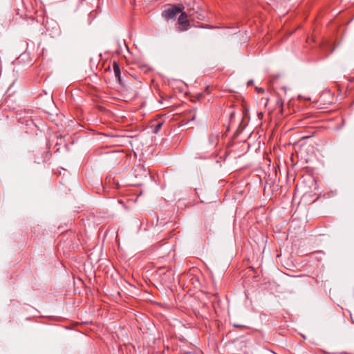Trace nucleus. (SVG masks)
Masks as SVG:
<instances>
[{"mask_svg": "<svg viewBox=\"0 0 354 354\" xmlns=\"http://www.w3.org/2000/svg\"><path fill=\"white\" fill-rule=\"evenodd\" d=\"M183 7L178 6H172L162 12V16L167 20L174 18L178 14L182 12Z\"/></svg>", "mask_w": 354, "mask_h": 354, "instance_id": "nucleus-1", "label": "nucleus"}, {"mask_svg": "<svg viewBox=\"0 0 354 354\" xmlns=\"http://www.w3.org/2000/svg\"><path fill=\"white\" fill-rule=\"evenodd\" d=\"M135 171L138 172V174L135 175V177L137 178L138 176H139V180L136 183H134V186H140L143 185L145 181L147 179L149 173L142 165H138L137 168L135 169Z\"/></svg>", "mask_w": 354, "mask_h": 354, "instance_id": "nucleus-2", "label": "nucleus"}, {"mask_svg": "<svg viewBox=\"0 0 354 354\" xmlns=\"http://www.w3.org/2000/svg\"><path fill=\"white\" fill-rule=\"evenodd\" d=\"M187 13L185 12H181V14L178 18L179 24L183 26V28H180L181 31L187 30L188 26H189V21L187 20Z\"/></svg>", "mask_w": 354, "mask_h": 354, "instance_id": "nucleus-3", "label": "nucleus"}, {"mask_svg": "<svg viewBox=\"0 0 354 354\" xmlns=\"http://www.w3.org/2000/svg\"><path fill=\"white\" fill-rule=\"evenodd\" d=\"M283 100L281 97H277V99L276 100L275 106H276V109H279V112L281 114H283Z\"/></svg>", "mask_w": 354, "mask_h": 354, "instance_id": "nucleus-4", "label": "nucleus"}, {"mask_svg": "<svg viewBox=\"0 0 354 354\" xmlns=\"http://www.w3.org/2000/svg\"><path fill=\"white\" fill-rule=\"evenodd\" d=\"M136 100L139 101L138 103L140 104V108L138 110H137L138 116L140 115V117H142L146 114V113L142 111V108H143L145 102L144 101H142L141 99H136Z\"/></svg>", "mask_w": 354, "mask_h": 354, "instance_id": "nucleus-5", "label": "nucleus"}, {"mask_svg": "<svg viewBox=\"0 0 354 354\" xmlns=\"http://www.w3.org/2000/svg\"><path fill=\"white\" fill-rule=\"evenodd\" d=\"M113 72H114L115 77L118 78H120V66H119L118 64L115 62H114L113 64Z\"/></svg>", "mask_w": 354, "mask_h": 354, "instance_id": "nucleus-6", "label": "nucleus"}, {"mask_svg": "<svg viewBox=\"0 0 354 354\" xmlns=\"http://www.w3.org/2000/svg\"><path fill=\"white\" fill-rule=\"evenodd\" d=\"M139 68L144 73H147L151 71V67L148 64H140Z\"/></svg>", "mask_w": 354, "mask_h": 354, "instance_id": "nucleus-7", "label": "nucleus"}, {"mask_svg": "<svg viewBox=\"0 0 354 354\" xmlns=\"http://www.w3.org/2000/svg\"><path fill=\"white\" fill-rule=\"evenodd\" d=\"M162 124V122H158L154 127L153 132L155 133H158L161 129Z\"/></svg>", "mask_w": 354, "mask_h": 354, "instance_id": "nucleus-8", "label": "nucleus"}, {"mask_svg": "<svg viewBox=\"0 0 354 354\" xmlns=\"http://www.w3.org/2000/svg\"><path fill=\"white\" fill-rule=\"evenodd\" d=\"M196 110H191L189 113V120L193 121L196 118Z\"/></svg>", "mask_w": 354, "mask_h": 354, "instance_id": "nucleus-9", "label": "nucleus"}, {"mask_svg": "<svg viewBox=\"0 0 354 354\" xmlns=\"http://www.w3.org/2000/svg\"><path fill=\"white\" fill-rule=\"evenodd\" d=\"M196 15H195L194 12H191L189 15L194 16L199 20H203L204 19V16L201 13L198 14V12H196Z\"/></svg>", "mask_w": 354, "mask_h": 354, "instance_id": "nucleus-10", "label": "nucleus"}, {"mask_svg": "<svg viewBox=\"0 0 354 354\" xmlns=\"http://www.w3.org/2000/svg\"><path fill=\"white\" fill-rule=\"evenodd\" d=\"M209 139L211 140V142L214 143L216 140V137L213 136V135H212V136H210Z\"/></svg>", "mask_w": 354, "mask_h": 354, "instance_id": "nucleus-11", "label": "nucleus"}, {"mask_svg": "<svg viewBox=\"0 0 354 354\" xmlns=\"http://www.w3.org/2000/svg\"><path fill=\"white\" fill-rule=\"evenodd\" d=\"M233 326H234V327H236V328L244 327V326H243V325L235 324H233Z\"/></svg>", "mask_w": 354, "mask_h": 354, "instance_id": "nucleus-12", "label": "nucleus"}, {"mask_svg": "<svg viewBox=\"0 0 354 354\" xmlns=\"http://www.w3.org/2000/svg\"><path fill=\"white\" fill-rule=\"evenodd\" d=\"M266 354H276V353L274 352L268 351Z\"/></svg>", "mask_w": 354, "mask_h": 354, "instance_id": "nucleus-13", "label": "nucleus"}, {"mask_svg": "<svg viewBox=\"0 0 354 354\" xmlns=\"http://www.w3.org/2000/svg\"><path fill=\"white\" fill-rule=\"evenodd\" d=\"M118 202H119L120 204H123V201H118Z\"/></svg>", "mask_w": 354, "mask_h": 354, "instance_id": "nucleus-14", "label": "nucleus"}, {"mask_svg": "<svg viewBox=\"0 0 354 354\" xmlns=\"http://www.w3.org/2000/svg\"><path fill=\"white\" fill-rule=\"evenodd\" d=\"M134 156H136V153L134 151L133 153Z\"/></svg>", "mask_w": 354, "mask_h": 354, "instance_id": "nucleus-15", "label": "nucleus"}, {"mask_svg": "<svg viewBox=\"0 0 354 354\" xmlns=\"http://www.w3.org/2000/svg\"><path fill=\"white\" fill-rule=\"evenodd\" d=\"M252 84V81L248 82V84Z\"/></svg>", "mask_w": 354, "mask_h": 354, "instance_id": "nucleus-16", "label": "nucleus"}]
</instances>
